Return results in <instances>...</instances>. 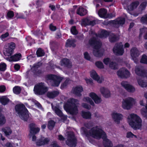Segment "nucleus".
<instances>
[{"mask_svg":"<svg viewBox=\"0 0 147 147\" xmlns=\"http://www.w3.org/2000/svg\"><path fill=\"white\" fill-rule=\"evenodd\" d=\"M81 131L87 137L90 136L98 139L102 138L103 139V144L105 147L113 146V144L107 138L105 133L97 126L93 127L89 131H87L85 128L82 127L81 128Z\"/></svg>","mask_w":147,"mask_h":147,"instance_id":"f257e3e1","label":"nucleus"},{"mask_svg":"<svg viewBox=\"0 0 147 147\" xmlns=\"http://www.w3.org/2000/svg\"><path fill=\"white\" fill-rule=\"evenodd\" d=\"M89 43L93 48V53L94 56L100 57L102 55L103 53L100 49L102 44L100 41L94 37L89 40Z\"/></svg>","mask_w":147,"mask_h":147,"instance_id":"f03ea898","label":"nucleus"},{"mask_svg":"<svg viewBox=\"0 0 147 147\" xmlns=\"http://www.w3.org/2000/svg\"><path fill=\"white\" fill-rule=\"evenodd\" d=\"M78 102L77 99L70 98L64 106V108L67 111L69 112L71 114L76 115L78 113L76 105L79 104Z\"/></svg>","mask_w":147,"mask_h":147,"instance_id":"7ed1b4c3","label":"nucleus"},{"mask_svg":"<svg viewBox=\"0 0 147 147\" xmlns=\"http://www.w3.org/2000/svg\"><path fill=\"white\" fill-rule=\"evenodd\" d=\"M130 119L128 122L129 125L135 129H139L142 126V121L140 118L134 114L130 115Z\"/></svg>","mask_w":147,"mask_h":147,"instance_id":"20e7f679","label":"nucleus"},{"mask_svg":"<svg viewBox=\"0 0 147 147\" xmlns=\"http://www.w3.org/2000/svg\"><path fill=\"white\" fill-rule=\"evenodd\" d=\"M15 110L18 114L19 116L22 119L26 121L29 116L27 109L23 104L16 105L15 107Z\"/></svg>","mask_w":147,"mask_h":147,"instance_id":"39448f33","label":"nucleus"},{"mask_svg":"<svg viewBox=\"0 0 147 147\" xmlns=\"http://www.w3.org/2000/svg\"><path fill=\"white\" fill-rule=\"evenodd\" d=\"M48 90V87L46 86L44 83L41 82L35 86L34 91L36 94L40 95L45 94Z\"/></svg>","mask_w":147,"mask_h":147,"instance_id":"423d86ee","label":"nucleus"},{"mask_svg":"<svg viewBox=\"0 0 147 147\" xmlns=\"http://www.w3.org/2000/svg\"><path fill=\"white\" fill-rule=\"evenodd\" d=\"M48 82H50L51 85L53 86L58 87L63 78L54 75H49L46 77Z\"/></svg>","mask_w":147,"mask_h":147,"instance_id":"0eeeda50","label":"nucleus"},{"mask_svg":"<svg viewBox=\"0 0 147 147\" xmlns=\"http://www.w3.org/2000/svg\"><path fill=\"white\" fill-rule=\"evenodd\" d=\"M76 141L74 133L71 131L68 132L67 140L66 142V144L70 147H75L76 145Z\"/></svg>","mask_w":147,"mask_h":147,"instance_id":"6e6552de","label":"nucleus"},{"mask_svg":"<svg viewBox=\"0 0 147 147\" xmlns=\"http://www.w3.org/2000/svg\"><path fill=\"white\" fill-rule=\"evenodd\" d=\"M134 102L135 100L133 98L128 97L123 100L122 107L124 109L129 110L132 107Z\"/></svg>","mask_w":147,"mask_h":147,"instance_id":"1a4fd4ad","label":"nucleus"},{"mask_svg":"<svg viewBox=\"0 0 147 147\" xmlns=\"http://www.w3.org/2000/svg\"><path fill=\"white\" fill-rule=\"evenodd\" d=\"M123 45L121 43L116 44L113 49L114 53L117 55H122L123 53Z\"/></svg>","mask_w":147,"mask_h":147,"instance_id":"9d476101","label":"nucleus"},{"mask_svg":"<svg viewBox=\"0 0 147 147\" xmlns=\"http://www.w3.org/2000/svg\"><path fill=\"white\" fill-rule=\"evenodd\" d=\"M117 74L122 78H127L130 76V72L125 68H121L117 71Z\"/></svg>","mask_w":147,"mask_h":147,"instance_id":"9b49d317","label":"nucleus"},{"mask_svg":"<svg viewBox=\"0 0 147 147\" xmlns=\"http://www.w3.org/2000/svg\"><path fill=\"white\" fill-rule=\"evenodd\" d=\"M8 47L5 49V50L4 52V54L5 56H11L14 49L15 47V44L14 42H11L8 44Z\"/></svg>","mask_w":147,"mask_h":147,"instance_id":"f8f14e48","label":"nucleus"},{"mask_svg":"<svg viewBox=\"0 0 147 147\" xmlns=\"http://www.w3.org/2000/svg\"><path fill=\"white\" fill-rule=\"evenodd\" d=\"M130 54L135 62L137 63L138 60L136 57H138L140 55V52L137 48L133 47L130 50Z\"/></svg>","mask_w":147,"mask_h":147,"instance_id":"ddd939ff","label":"nucleus"},{"mask_svg":"<svg viewBox=\"0 0 147 147\" xmlns=\"http://www.w3.org/2000/svg\"><path fill=\"white\" fill-rule=\"evenodd\" d=\"M30 128V134H36L40 131V129L37 127L36 125L34 123H30L29 125Z\"/></svg>","mask_w":147,"mask_h":147,"instance_id":"4468645a","label":"nucleus"},{"mask_svg":"<svg viewBox=\"0 0 147 147\" xmlns=\"http://www.w3.org/2000/svg\"><path fill=\"white\" fill-rule=\"evenodd\" d=\"M121 85L128 92H133L135 91V88L129 84L126 81H123L121 82Z\"/></svg>","mask_w":147,"mask_h":147,"instance_id":"2eb2a0df","label":"nucleus"},{"mask_svg":"<svg viewBox=\"0 0 147 147\" xmlns=\"http://www.w3.org/2000/svg\"><path fill=\"white\" fill-rule=\"evenodd\" d=\"M95 24V21H91L88 18H86L82 20L81 25L82 26H86L88 25L94 26Z\"/></svg>","mask_w":147,"mask_h":147,"instance_id":"dca6fc26","label":"nucleus"},{"mask_svg":"<svg viewBox=\"0 0 147 147\" xmlns=\"http://www.w3.org/2000/svg\"><path fill=\"white\" fill-rule=\"evenodd\" d=\"M135 71L136 74L138 76L144 77L147 74L144 69L141 67L137 66L135 68Z\"/></svg>","mask_w":147,"mask_h":147,"instance_id":"f3484780","label":"nucleus"},{"mask_svg":"<svg viewBox=\"0 0 147 147\" xmlns=\"http://www.w3.org/2000/svg\"><path fill=\"white\" fill-rule=\"evenodd\" d=\"M83 91V88L81 86H78L73 87L72 89L73 93L76 96H79L82 95L81 92Z\"/></svg>","mask_w":147,"mask_h":147,"instance_id":"a211bd4d","label":"nucleus"},{"mask_svg":"<svg viewBox=\"0 0 147 147\" xmlns=\"http://www.w3.org/2000/svg\"><path fill=\"white\" fill-rule=\"evenodd\" d=\"M125 21L124 18H119L115 20L113 22V24L115 27H118L119 26L123 25Z\"/></svg>","mask_w":147,"mask_h":147,"instance_id":"6ab92c4d","label":"nucleus"},{"mask_svg":"<svg viewBox=\"0 0 147 147\" xmlns=\"http://www.w3.org/2000/svg\"><path fill=\"white\" fill-rule=\"evenodd\" d=\"M49 141L48 138L42 137L37 140L36 144L37 146H40L47 144Z\"/></svg>","mask_w":147,"mask_h":147,"instance_id":"aec40b11","label":"nucleus"},{"mask_svg":"<svg viewBox=\"0 0 147 147\" xmlns=\"http://www.w3.org/2000/svg\"><path fill=\"white\" fill-rule=\"evenodd\" d=\"M123 115L121 114L113 113L112 115V117L116 123L119 124L120 121L122 119Z\"/></svg>","mask_w":147,"mask_h":147,"instance_id":"412c9836","label":"nucleus"},{"mask_svg":"<svg viewBox=\"0 0 147 147\" xmlns=\"http://www.w3.org/2000/svg\"><path fill=\"white\" fill-rule=\"evenodd\" d=\"M59 94L58 90H54L51 92H48L47 96L50 98H53L57 96Z\"/></svg>","mask_w":147,"mask_h":147,"instance_id":"4be33fe9","label":"nucleus"},{"mask_svg":"<svg viewBox=\"0 0 147 147\" xmlns=\"http://www.w3.org/2000/svg\"><path fill=\"white\" fill-rule=\"evenodd\" d=\"M89 96L94 100L96 103L98 104L101 102V98L98 96L95 93L91 92Z\"/></svg>","mask_w":147,"mask_h":147,"instance_id":"5701e85b","label":"nucleus"},{"mask_svg":"<svg viewBox=\"0 0 147 147\" xmlns=\"http://www.w3.org/2000/svg\"><path fill=\"white\" fill-rule=\"evenodd\" d=\"M61 65L68 68H70L72 66L71 63L69 60L66 58L63 59L61 61Z\"/></svg>","mask_w":147,"mask_h":147,"instance_id":"b1692460","label":"nucleus"},{"mask_svg":"<svg viewBox=\"0 0 147 147\" xmlns=\"http://www.w3.org/2000/svg\"><path fill=\"white\" fill-rule=\"evenodd\" d=\"M21 57V55L20 53L16 54L14 56H11L10 57L6 58L7 60L9 61H18L19 60Z\"/></svg>","mask_w":147,"mask_h":147,"instance_id":"393cba45","label":"nucleus"},{"mask_svg":"<svg viewBox=\"0 0 147 147\" xmlns=\"http://www.w3.org/2000/svg\"><path fill=\"white\" fill-rule=\"evenodd\" d=\"M90 76L93 79L96 80L99 83L102 82V80L100 79L99 77L95 71L92 70L91 71Z\"/></svg>","mask_w":147,"mask_h":147,"instance_id":"a878e982","label":"nucleus"},{"mask_svg":"<svg viewBox=\"0 0 147 147\" xmlns=\"http://www.w3.org/2000/svg\"><path fill=\"white\" fill-rule=\"evenodd\" d=\"M100 90L101 94L105 98H108L110 96V92L107 89L102 87L101 88Z\"/></svg>","mask_w":147,"mask_h":147,"instance_id":"bb28decb","label":"nucleus"},{"mask_svg":"<svg viewBox=\"0 0 147 147\" xmlns=\"http://www.w3.org/2000/svg\"><path fill=\"white\" fill-rule=\"evenodd\" d=\"M87 13V10L82 7H80L76 11L77 14L81 16L85 15Z\"/></svg>","mask_w":147,"mask_h":147,"instance_id":"cd10ccee","label":"nucleus"},{"mask_svg":"<svg viewBox=\"0 0 147 147\" xmlns=\"http://www.w3.org/2000/svg\"><path fill=\"white\" fill-rule=\"evenodd\" d=\"M51 105L53 109L55 111L57 115L61 117L63 116V114L62 111L57 107H54L52 104Z\"/></svg>","mask_w":147,"mask_h":147,"instance_id":"c85d7f7f","label":"nucleus"},{"mask_svg":"<svg viewBox=\"0 0 147 147\" xmlns=\"http://www.w3.org/2000/svg\"><path fill=\"white\" fill-rule=\"evenodd\" d=\"M95 35L96 37L97 38H106L108 36V35H109V34L107 31L105 30H102L100 34H95Z\"/></svg>","mask_w":147,"mask_h":147,"instance_id":"c756f323","label":"nucleus"},{"mask_svg":"<svg viewBox=\"0 0 147 147\" xmlns=\"http://www.w3.org/2000/svg\"><path fill=\"white\" fill-rule=\"evenodd\" d=\"M107 11L105 8H101L98 11V15L101 18H106Z\"/></svg>","mask_w":147,"mask_h":147,"instance_id":"7c9ffc66","label":"nucleus"},{"mask_svg":"<svg viewBox=\"0 0 147 147\" xmlns=\"http://www.w3.org/2000/svg\"><path fill=\"white\" fill-rule=\"evenodd\" d=\"M118 37L114 34L111 33L109 35V39L111 42H116L118 40Z\"/></svg>","mask_w":147,"mask_h":147,"instance_id":"2f4dec72","label":"nucleus"},{"mask_svg":"<svg viewBox=\"0 0 147 147\" xmlns=\"http://www.w3.org/2000/svg\"><path fill=\"white\" fill-rule=\"evenodd\" d=\"M139 4L138 1H136L132 3L129 5L128 6V8L130 10H132L136 8Z\"/></svg>","mask_w":147,"mask_h":147,"instance_id":"473e14b6","label":"nucleus"},{"mask_svg":"<svg viewBox=\"0 0 147 147\" xmlns=\"http://www.w3.org/2000/svg\"><path fill=\"white\" fill-rule=\"evenodd\" d=\"M9 101V100L6 96H2L0 98V102L3 105H5Z\"/></svg>","mask_w":147,"mask_h":147,"instance_id":"72a5a7b5","label":"nucleus"},{"mask_svg":"<svg viewBox=\"0 0 147 147\" xmlns=\"http://www.w3.org/2000/svg\"><path fill=\"white\" fill-rule=\"evenodd\" d=\"M82 117L85 119H90L91 118V114L89 112L82 111Z\"/></svg>","mask_w":147,"mask_h":147,"instance_id":"f704fd0d","label":"nucleus"},{"mask_svg":"<svg viewBox=\"0 0 147 147\" xmlns=\"http://www.w3.org/2000/svg\"><path fill=\"white\" fill-rule=\"evenodd\" d=\"M147 5V1L146 0H145L142 2L140 5L139 7V10L140 12L142 11V10H144Z\"/></svg>","mask_w":147,"mask_h":147,"instance_id":"c9c22d12","label":"nucleus"},{"mask_svg":"<svg viewBox=\"0 0 147 147\" xmlns=\"http://www.w3.org/2000/svg\"><path fill=\"white\" fill-rule=\"evenodd\" d=\"M76 45L75 44L74 42V40L68 39L66 43V46L67 47H75Z\"/></svg>","mask_w":147,"mask_h":147,"instance_id":"e433bc0d","label":"nucleus"},{"mask_svg":"<svg viewBox=\"0 0 147 147\" xmlns=\"http://www.w3.org/2000/svg\"><path fill=\"white\" fill-rule=\"evenodd\" d=\"M2 130L6 136H8L11 134L12 133V131L9 127L3 128Z\"/></svg>","mask_w":147,"mask_h":147,"instance_id":"4c0bfd02","label":"nucleus"},{"mask_svg":"<svg viewBox=\"0 0 147 147\" xmlns=\"http://www.w3.org/2000/svg\"><path fill=\"white\" fill-rule=\"evenodd\" d=\"M51 48L52 51H53L56 49H57L58 44L57 42L55 41H51L50 42Z\"/></svg>","mask_w":147,"mask_h":147,"instance_id":"58836bf2","label":"nucleus"},{"mask_svg":"<svg viewBox=\"0 0 147 147\" xmlns=\"http://www.w3.org/2000/svg\"><path fill=\"white\" fill-rule=\"evenodd\" d=\"M55 122L52 120L49 121L48 123L49 129L51 130L55 126Z\"/></svg>","mask_w":147,"mask_h":147,"instance_id":"ea45409f","label":"nucleus"},{"mask_svg":"<svg viewBox=\"0 0 147 147\" xmlns=\"http://www.w3.org/2000/svg\"><path fill=\"white\" fill-rule=\"evenodd\" d=\"M13 92L16 94H19L21 92V88L19 86H15L13 88Z\"/></svg>","mask_w":147,"mask_h":147,"instance_id":"a19ab883","label":"nucleus"},{"mask_svg":"<svg viewBox=\"0 0 147 147\" xmlns=\"http://www.w3.org/2000/svg\"><path fill=\"white\" fill-rule=\"evenodd\" d=\"M36 55L38 57H42L45 55L44 51L40 48H39L36 52Z\"/></svg>","mask_w":147,"mask_h":147,"instance_id":"79ce46f5","label":"nucleus"},{"mask_svg":"<svg viewBox=\"0 0 147 147\" xmlns=\"http://www.w3.org/2000/svg\"><path fill=\"white\" fill-rule=\"evenodd\" d=\"M138 82L139 85L142 87H146L147 86V82H144L142 80H138Z\"/></svg>","mask_w":147,"mask_h":147,"instance_id":"37998d69","label":"nucleus"},{"mask_svg":"<svg viewBox=\"0 0 147 147\" xmlns=\"http://www.w3.org/2000/svg\"><path fill=\"white\" fill-rule=\"evenodd\" d=\"M84 100L85 102H87L89 103L93 106H94V104L92 100L89 97H85L84 98Z\"/></svg>","mask_w":147,"mask_h":147,"instance_id":"c03bdc74","label":"nucleus"},{"mask_svg":"<svg viewBox=\"0 0 147 147\" xmlns=\"http://www.w3.org/2000/svg\"><path fill=\"white\" fill-rule=\"evenodd\" d=\"M109 66L111 69H118V65L115 62H111L110 63Z\"/></svg>","mask_w":147,"mask_h":147,"instance_id":"a18cd8bd","label":"nucleus"},{"mask_svg":"<svg viewBox=\"0 0 147 147\" xmlns=\"http://www.w3.org/2000/svg\"><path fill=\"white\" fill-rule=\"evenodd\" d=\"M42 63L40 62H38L37 63L34 64L32 68L33 71H35L42 65Z\"/></svg>","mask_w":147,"mask_h":147,"instance_id":"49530a36","label":"nucleus"},{"mask_svg":"<svg viewBox=\"0 0 147 147\" xmlns=\"http://www.w3.org/2000/svg\"><path fill=\"white\" fill-rule=\"evenodd\" d=\"M140 61L141 63L147 65V56L145 55H143Z\"/></svg>","mask_w":147,"mask_h":147,"instance_id":"de8ad7c7","label":"nucleus"},{"mask_svg":"<svg viewBox=\"0 0 147 147\" xmlns=\"http://www.w3.org/2000/svg\"><path fill=\"white\" fill-rule=\"evenodd\" d=\"M95 65L98 68L103 69L104 68L103 64L101 61H97L96 62Z\"/></svg>","mask_w":147,"mask_h":147,"instance_id":"09e8293b","label":"nucleus"},{"mask_svg":"<svg viewBox=\"0 0 147 147\" xmlns=\"http://www.w3.org/2000/svg\"><path fill=\"white\" fill-rule=\"evenodd\" d=\"M69 80V79H67L62 84L61 86V88L62 89H63L65 88L68 84Z\"/></svg>","mask_w":147,"mask_h":147,"instance_id":"8fccbe9b","label":"nucleus"},{"mask_svg":"<svg viewBox=\"0 0 147 147\" xmlns=\"http://www.w3.org/2000/svg\"><path fill=\"white\" fill-rule=\"evenodd\" d=\"M6 67V64L4 63H1L0 64V70L1 71H4Z\"/></svg>","mask_w":147,"mask_h":147,"instance_id":"3c124183","label":"nucleus"},{"mask_svg":"<svg viewBox=\"0 0 147 147\" xmlns=\"http://www.w3.org/2000/svg\"><path fill=\"white\" fill-rule=\"evenodd\" d=\"M141 21L143 23H147V14L143 16L141 19Z\"/></svg>","mask_w":147,"mask_h":147,"instance_id":"603ef678","label":"nucleus"},{"mask_svg":"<svg viewBox=\"0 0 147 147\" xmlns=\"http://www.w3.org/2000/svg\"><path fill=\"white\" fill-rule=\"evenodd\" d=\"M71 31L72 33L75 35H76L78 33L75 26L72 27L71 29Z\"/></svg>","mask_w":147,"mask_h":147,"instance_id":"864d4df0","label":"nucleus"},{"mask_svg":"<svg viewBox=\"0 0 147 147\" xmlns=\"http://www.w3.org/2000/svg\"><path fill=\"white\" fill-rule=\"evenodd\" d=\"M133 136H134L136 138H137V136L134 135L131 131L128 132L127 133L126 137L127 138H132Z\"/></svg>","mask_w":147,"mask_h":147,"instance_id":"5fc2aeb1","label":"nucleus"},{"mask_svg":"<svg viewBox=\"0 0 147 147\" xmlns=\"http://www.w3.org/2000/svg\"><path fill=\"white\" fill-rule=\"evenodd\" d=\"M82 106L84 108L88 109H90L91 108V106L86 103H83L82 105Z\"/></svg>","mask_w":147,"mask_h":147,"instance_id":"6e6d98bb","label":"nucleus"},{"mask_svg":"<svg viewBox=\"0 0 147 147\" xmlns=\"http://www.w3.org/2000/svg\"><path fill=\"white\" fill-rule=\"evenodd\" d=\"M147 31V28H143L140 29V35H142L143 33H145Z\"/></svg>","mask_w":147,"mask_h":147,"instance_id":"4d7b16f0","label":"nucleus"},{"mask_svg":"<svg viewBox=\"0 0 147 147\" xmlns=\"http://www.w3.org/2000/svg\"><path fill=\"white\" fill-rule=\"evenodd\" d=\"M7 16L10 18H12L14 16V13L13 11H10L8 12L7 13Z\"/></svg>","mask_w":147,"mask_h":147,"instance_id":"13d9d810","label":"nucleus"},{"mask_svg":"<svg viewBox=\"0 0 147 147\" xmlns=\"http://www.w3.org/2000/svg\"><path fill=\"white\" fill-rule=\"evenodd\" d=\"M85 126L88 128H90L93 126V124L91 122H89L88 123H85L84 124Z\"/></svg>","mask_w":147,"mask_h":147,"instance_id":"bf43d9fd","label":"nucleus"},{"mask_svg":"<svg viewBox=\"0 0 147 147\" xmlns=\"http://www.w3.org/2000/svg\"><path fill=\"white\" fill-rule=\"evenodd\" d=\"M76 38L81 40H82L84 38V35L82 34H79L76 36Z\"/></svg>","mask_w":147,"mask_h":147,"instance_id":"052dcab7","label":"nucleus"},{"mask_svg":"<svg viewBox=\"0 0 147 147\" xmlns=\"http://www.w3.org/2000/svg\"><path fill=\"white\" fill-rule=\"evenodd\" d=\"M84 58L88 60H90V57L88 52H85L84 53Z\"/></svg>","mask_w":147,"mask_h":147,"instance_id":"680f3d73","label":"nucleus"},{"mask_svg":"<svg viewBox=\"0 0 147 147\" xmlns=\"http://www.w3.org/2000/svg\"><path fill=\"white\" fill-rule=\"evenodd\" d=\"M5 87L4 85H1L0 86V92H4L5 90Z\"/></svg>","mask_w":147,"mask_h":147,"instance_id":"e2e57ef3","label":"nucleus"},{"mask_svg":"<svg viewBox=\"0 0 147 147\" xmlns=\"http://www.w3.org/2000/svg\"><path fill=\"white\" fill-rule=\"evenodd\" d=\"M115 15L114 14L112 13H110L109 14H107L106 18H112L113 17H114L115 16Z\"/></svg>","mask_w":147,"mask_h":147,"instance_id":"0e129e2a","label":"nucleus"},{"mask_svg":"<svg viewBox=\"0 0 147 147\" xmlns=\"http://www.w3.org/2000/svg\"><path fill=\"white\" fill-rule=\"evenodd\" d=\"M103 62L105 64L107 65L109 63L110 59L109 58L105 59H104Z\"/></svg>","mask_w":147,"mask_h":147,"instance_id":"69168bd1","label":"nucleus"},{"mask_svg":"<svg viewBox=\"0 0 147 147\" xmlns=\"http://www.w3.org/2000/svg\"><path fill=\"white\" fill-rule=\"evenodd\" d=\"M33 72L35 74L37 75H38L42 73V71L40 70H38L37 71L36 70L35 71H33Z\"/></svg>","mask_w":147,"mask_h":147,"instance_id":"338daca9","label":"nucleus"},{"mask_svg":"<svg viewBox=\"0 0 147 147\" xmlns=\"http://www.w3.org/2000/svg\"><path fill=\"white\" fill-rule=\"evenodd\" d=\"M43 3L42 1L38 0L36 1V4L38 6H41L43 4Z\"/></svg>","mask_w":147,"mask_h":147,"instance_id":"774afa93","label":"nucleus"}]
</instances>
